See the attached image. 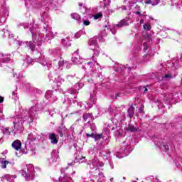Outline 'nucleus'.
Instances as JSON below:
<instances>
[{
    "label": "nucleus",
    "mask_w": 182,
    "mask_h": 182,
    "mask_svg": "<svg viewBox=\"0 0 182 182\" xmlns=\"http://www.w3.org/2000/svg\"><path fill=\"white\" fill-rule=\"evenodd\" d=\"M120 97V94H116L115 98L117 99V97Z\"/></svg>",
    "instance_id": "nucleus-23"
},
{
    "label": "nucleus",
    "mask_w": 182,
    "mask_h": 182,
    "mask_svg": "<svg viewBox=\"0 0 182 182\" xmlns=\"http://www.w3.org/2000/svg\"><path fill=\"white\" fill-rule=\"evenodd\" d=\"M163 147L166 151H168L170 150V148L168 147V145H163Z\"/></svg>",
    "instance_id": "nucleus-16"
},
{
    "label": "nucleus",
    "mask_w": 182,
    "mask_h": 182,
    "mask_svg": "<svg viewBox=\"0 0 182 182\" xmlns=\"http://www.w3.org/2000/svg\"><path fill=\"white\" fill-rule=\"evenodd\" d=\"M136 15H139V16H143V14H141V13H140L139 11H136Z\"/></svg>",
    "instance_id": "nucleus-19"
},
{
    "label": "nucleus",
    "mask_w": 182,
    "mask_h": 182,
    "mask_svg": "<svg viewBox=\"0 0 182 182\" xmlns=\"http://www.w3.org/2000/svg\"><path fill=\"white\" fill-rule=\"evenodd\" d=\"M129 26V23L126 21V20H122L118 24H116L117 28H122V26Z\"/></svg>",
    "instance_id": "nucleus-6"
},
{
    "label": "nucleus",
    "mask_w": 182,
    "mask_h": 182,
    "mask_svg": "<svg viewBox=\"0 0 182 182\" xmlns=\"http://www.w3.org/2000/svg\"><path fill=\"white\" fill-rule=\"evenodd\" d=\"M82 118L84 119V122L90 124V120H93V115L90 113H86L83 114Z\"/></svg>",
    "instance_id": "nucleus-2"
},
{
    "label": "nucleus",
    "mask_w": 182,
    "mask_h": 182,
    "mask_svg": "<svg viewBox=\"0 0 182 182\" xmlns=\"http://www.w3.org/2000/svg\"><path fill=\"white\" fill-rule=\"evenodd\" d=\"M27 46H28L31 49V50H35V44H33V43H32V41H29V42H26V43Z\"/></svg>",
    "instance_id": "nucleus-7"
},
{
    "label": "nucleus",
    "mask_w": 182,
    "mask_h": 182,
    "mask_svg": "<svg viewBox=\"0 0 182 182\" xmlns=\"http://www.w3.org/2000/svg\"><path fill=\"white\" fill-rule=\"evenodd\" d=\"M127 113V117H129V119H133V117L134 116V107H133V105H131L128 109Z\"/></svg>",
    "instance_id": "nucleus-3"
},
{
    "label": "nucleus",
    "mask_w": 182,
    "mask_h": 182,
    "mask_svg": "<svg viewBox=\"0 0 182 182\" xmlns=\"http://www.w3.org/2000/svg\"><path fill=\"white\" fill-rule=\"evenodd\" d=\"M4 62H9V59H6L5 60H3V63H4Z\"/></svg>",
    "instance_id": "nucleus-25"
},
{
    "label": "nucleus",
    "mask_w": 182,
    "mask_h": 182,
    "mask_svg": "<svg viewBox=\"0 0 182 182\" xmlns=\"http://www.w3.org/2000/svg\"><path fill=\"white\" fill-rule=\"evenodd\" d=\"M95 133H92L91 134H86V136L87 137H92V139H95Z\"/></svg>",
    "instance_id": "nucleus-13"
},
{
    "label": "nucleus",
    "mask_w": 182,
    "mask_h": 182,
    "mask_svg": "<svg viewBox=\"0 0 182 182\" xmlns=\"http://www.w3.org/2000/svg\"><path fill=\"white\" fill-rule=\"evenodd\" d=\"M125 130L134 133V132H137V128L134 127V125L129 124L128 127H125Z\"/></svg>",
    "instance_id": "nucleus-5"
},
{
    "label": "nucleus",
    "mask_w": 182,
    "mask_h": 182,
    "mask_svg": "<svg viewBox=\"0 0 182 182\" xmlns=\"http://www.w3.org/2000/svg\"><path fill=\"white\" fill-rule=\"evenodd\" d=\"M21 174H22V176H23L24 177H26V178H27V177H28V173H26V171H21Z\"/></svg>",
    "instance_id": "nucleus-14"
},
{
    "label": "nucleus",
    "mask_w": 182,
    "mask_h": 182,
    "mask_svg": "<svg viewBox=\"0 0 182 182\" xmlns=\"http://www.w3.org/2000/svg\"><path fill=\"white\" fill-rule=\"evenodd\" d=\"M103 138V134H95V141H97V140H100V139Z\"/></svg>",
    "instance_id": "nucleus-8"
},
{
    "label": "nucleus",
    "mask_w": 182,
    "mask_h": 182,
    "mask_svg": "<svg viewBox=\"0 0 182 182\" xmlns=\"http://www.w3.org/2000/svg\"><path fill=\"white\" fill-rule=\"evenodd\" d=\"M144 87V93H147V91L149 90L146 87Z\"/></svg>",
    "instance_id": "nucleus-20"
},
{
    "label": "nucleus",
    "mask_w": 182,
    "mask_h": 182,
    "mask_svg": "<svg viewBox=\"0 0 182 182\" xmlns=\"http://www.w3.org/2000/svg\"><path fill=\"white\" fill-rule=\"evenodd\" d=\"M0 103H4V97L0 95Z\"/></svg>",
    "instance_id": "nucleus-18"
},
{
    "label": "nucleus",
    "mask_w": 182,
    "mask_h": 182,
    "mask_svg": "<svg viewBox=\"0 0 182 182\" xmlns=\"http://www.w3.org/2000/svg\"><path fill=\"white\" fill-rule=\"evenodd\" d=\"M60 137H63V134L62 133V131L59 132Z\"/></svg>",
    "instance_id": "nucleus-22"
},
{
    "label": "nucleus",
    "mask_w": 182,
    "mask_h": 182,
    "mask_svg": "<svg viewBox=\"0 0 182 182\" xmlns=\"http://www.w3.org/2000/svg\"><path fill=\"white\" fill-rule=\"evenodd\" d=\"M143 22H144L143 20H140L139 21L140 23H143Z\"/></svg>",
    "instance_id": "nucleus-29"
},
{
    "label": "nucleus",
    "mask_w": 182,
    "mask_h": 182,
    "mask_svg": "<svg viewBox=\"0 0 182 182\" xmlns=\"http://www.w3.org/2000/svg\"><path fill=\"white\" fill-rule=\"evenodd\" d=\"M82 159H85V157H82V158H80V160H82Z\"/></svg>",
    "instance_id": "nucleus-31"
},
{
    "label": "nucleus",
    "mask_w": 182,
    "mask_h": 182,
    "mask_svg": "<svg viewBox=\"0 0 182 182\" xmlns=\"http://www.w3.org/2000/svg\"><path fill=\"white\" fill-rule=\"evenodd\" d=\"M145 4H146V5H149V4H151L153 5V2L151 1V0H146V1H145Z\"/></svg>",
    "instance_id": "nucleus-17"
},
{
    "label": "nucleus",
    "mask_w": 182,
    "mask_h": 182,
    "mask_svg": "<svg viewBox=\"0 0 182 182\" xmlns=\"http://www.w3.org/2000/svg\"><path fill=\"white\" fill-rule=\"evenodd\" d=\"M160 3V0H155L154 1V3L152 4L153 6H156V5H159V4Z\"/></svg>",
    "instance_id": "nucleus-15"
},
{
    "label": "nucleus",
    "mask_w": 182,
    "mask_h": 182,
    "mask_svg": "<svg viewBox=\"0 0 182 182\" xmlns=\"http://www.w3.org/2000/svg\"><path fill=\"white\" fill-rule=\"evenodd\" d=\"M71 16L75 19V14H71Z\"/></svg>",
    "instance_id": "nucleus-27"
},
{
    "label": "nucleus",
    "mask_w": 182,
    "mask_h": 182,
    "mask_svg": "<svg viewBox=\"0 0 182 182\" xmlns=\"http://www.w3.org/2000/svg\"><path fill=\"white\" fill-rule=\"evenodd\" d=\"M49 139L53 144H58V138H56V134H50L49 135Z\"/></svg>",
    "instance_id": "nucleus-4"
},
{
    "label": "nucleus",
    "mask_w": 182,
    "mask_h": 182,
    "mask_svg": "<svg viewBox=\"0 0 182 182\" xmlns=\"http://www.w3.org/2000/svg\"><path fill=\"white\" fill-rule=\"evenodd\" d=\"M144 50H147L149 49V48L145 46L144 48Z\"/></svg>",
    "instance_id": "nucleus-24"
},
{
    "label": "nucleus",
    "mask_w": 182,
    "mask_h": 182,
    "mask_svg": "<svg viewBox=\"0 0 182 182\" xmlns=\"http://www.w3.org/2000/svg\"><path fill=\"white\" fill-rule=\"evenodd\" d=\"M103 16V14L102 12H100L94 16V19H100Z\"/></svg>",
    "instance_id": "nucleus-10"
},
{
    "label": "nucleus",
    "mask_w": 182,
    "mask_h": 182,
    "mask_svg": "<svg viewBox=\"0 0 182 182\" xmlns=\"http://www.w3.org/2000/svg\"><path fill=\"white\" fill-rule=\"evenodd\" d=\"M83 24L85 25V26H89V25H90V21L85 20V21H83Z\"/></svg>",
    "instance_id": "nucleus-12"
},
{
    "label": "nucleus",
    "mask_w": 182,
    "mask_h": 182,
    "mask_svg": "<svg viewBox=\"0 0 182 182\" xmlns=\"http://www.w3.org/2000/svg\"><path fill=\"white\" fill-rule=\"evenodd\" d=\"M139 112H143V109L141 107V108H139Z\"/></svg>",
    "instance_id": "nucleus-28"
},
{
    "label": "nucleus",
    "mask_w": 182,
    "mask_h": 182,
    "mask_svg": "<svg viewBox=\"0 0 182 182\" xmlns=\"http://www.w3.org/2000/svg\"><path fill=\"white\" fill-rule=\"evenodd\" d=\"M79 6H83V4L80 3V4H79Z\"/></svg>",
    "instance_id": "nucleus-26"
},
{
    "label": "nucleus",
    "mask_w": 182,
    "mask_h": 182,
    "mask_svg": "<svg viewBox=\"0 0 182 182\" xmlns=\"http://www.w3.org/2000/svg\"><path fill=\"white\" fill-rule=\"evenodd\" d=\"M164 77H165L166 79H167V78L170 77V75H164Z\"/></svg>",
    "instance_id": "nucleus-21"
},
{
    "label": "nucleus",
    "mask_w": 182,
    "mask_h": 182,
    "mask_svg": "<svg viewBox=\"0 0 182 182\" xmlns=\"http://www.w3.org/2000/svg\"><path fill=\"white\" fill-rule=\"evenodd\" d=\"M12 95H13V96H15V91L12 92Z\"/></svg>",
    "instance_id": "nucleus-30"
},
{
    "label": "nucleus",
    "mask_w": 182,
    "mask_h": 182,
    "mask_svg": "<svg viewBox=\"0 0 182 182\" xmlns=\"http://www.w3.org/2000/svg\"><path fill=\"white\" fill-rule=\"evenodd\" d=\"M6 164H9V161H1V168H6Z\"/></svg>",
    "instance_id": "nucleus-11"
},
{
    "label": "nucleus",
    "mask_w": 182,
    "mask_h": 182,
    "mask_svg": "<svg viewBox=\"0 0 182 182\" xmlns=\"http://www.w3.org/2000/svg\"><path fill=\"white\" fill-rule=\"evenodd\" d=\"M11 146L13 149L16 150V151H19V150L22 149V142H21L19 139H16L14 141H13V143L11 144Z\"/></svg>",
    "instance_id": "nucleus-1"
},
{
    "label": "nucleus",
    "mask_w": 182,
    "mask_h": 182,
    "mask_svg": "<svg viewBox=\"0 0 182 182\" xmlns=\"http://www.w3.org/2000/svg\"><path fill=\"white\" fill-rule=\"evenodd\" d=\"M144 31H150L151 29V25L150 23H145L143 25Z\"/></svg>",
    "instance_id": "nucleus-9"
}]
</instances>
